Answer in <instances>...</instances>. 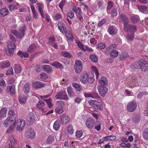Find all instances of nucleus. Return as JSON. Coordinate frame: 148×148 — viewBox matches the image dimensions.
Segmentation results:
<instances>
[{
  "instance_id": "4c0bfd02",
  "label": "nucleus",
  "mask_w": 148,
  "mask_h": 148,
  "mask_svg": "<svg viewBox=\"0 0 148 148\" xmlns=\"http://www.w3.org/2000/svg\"><path fill=\"white\" fill-rule=\"evenodd\" d=\"M119 55V53L118 51L114 50H112L110 52V56L112 58H115L117 56Z\"/></svg>"
},
{
  "instance_id": "7ed1b4c3",
  "label": "nucleus",
  "mask_w": 148,
  "mask_h": 148,
  "mask_svg": "<svg viewBox=\"0 0 148 148\" xmlns=\"http://www.w3.org/2000/svg\"><path fill=\"white\" fill-rule=\"evenodd\" d=\"M25 30V26L24 25H23L22 27L19 29V32L13 30H11V32L12 34L15 35L16 37L19 39H21L24 36V32Z\"/></svg>"
},
{
  "instance_id": "0eeeda50",
  "label": "nucleus",
  "mask_w": 148,
  "mask_h": 148,
  "mask_svg": "<svg viewBox=\"0 0 148 148\" xmlns=\"http://www.w3.org/2000/svg\"><path fill=\"white\" fill-rule=\"evenodd\" d=\"M99 94L102 96L104 97L106 95L108 90V88L103 86L99 85L97 87Z\"/></svg>"
},
{
  "instance_id": "e433bc0d",
  "label": "nucleus",
  "mask_w": 148,
  "mask_h": 148,
  "mask_svg": "<svg viewBox=\"0 0 148 148\" xmlns=\"http://www.w3.org/2000/svg\"><path fill=\"white\" fill-rule=\"evenodd\" d=\"M91 69L93 72L95 74L97 78H98L99 73L97 67L94 66H91Z\"/></svg>"
},
{
  "instance_id": "052dcab7",
  "label": "nucleus",
  "mask_w": 148,
  "mask_h": 148,
  "mask_svg": "<svg viewBox=\"0 0 148 148\" xmlns=\"http://www.w3.org/2000/svg\"><path fill=\"white\" fill-rule=\"evenodd\" d=\"M48 44L50 45H51V44L54 43L55 42V39L54 36H52L50 37L48 40Z\"/></svg>"
},
{
  "instance_id": "7c9ffc66",
  "label": "nucleus",
  "mask_w": 148,
  "mask_h": 148,
  "mask_svg": "<svg viewBox=\"0 0 148 148\" xmlns=\"http://www.w3.org/2000/svg\"><path fill=\"white\" fill-rule=\"evenodd\" d=\"M72 86L77 91H80L82 89V87L80 85L78 84L73 82L72 84Z\"/></svg>"
},
{
  "instance_id": "20e7f679",
  "label": "nucleus",
  "mask_w": 148,
  "mask_h": 148,
  "mask_svg": "<svg viewBox=\"0 0 148 148\" xmlns=\"http://www.w3.org/2000/svg\"><path fill=\"white\" fill-rule=\"evenodd\" d=\"M15 126L16 130L21 131L23 130L25 126V121L23 119H19L17 121L15 120Z\"/></svg>"
},
{
  "instance_id": "c85d7f7f",
  "label": "nucleus",
  "mask_w": 148,
  "mask_h": 148,
  "mask_svg": "<svg viewBox=\"0 0 148 148\" xmlns=\"http://www.w3.org/2000/svg\"><path fill=\"white\" fill-rule=\"evenodd\" d=\"M10 64L8 61H4L0 63V67L2 68H5L9 66Z\"/></svg>"
},
{
  "instance_id": "680f3d73",
  "label": "nucleus",
  "mask_w": 148,
  "mask_h": 148,
  "mask_svg": "<svg viewBox=\"0 0 148 148\" xmlns=\"http://www.w3.org/2000/svg\"><path fill=\"white\" fill-rule=\"evenodd\" d=\"M9 10L11 11H12L14 10L17 9L18 7L17 6L13 4H11L9 5Z\"/></svg>"
},
{
  "instance_id": "b1692460",
  "label": "nucleus",
  "mask_w": 148,
  "mask_h": 148,
  "mask_svg": "<svg viewBox=\"0 0 148 148\" xmlns=\"http://www.w3.org/2000/svg\"><path fill=\"white\" fill-rule=\"evenodd\" d=\"M15 87L14 85L8 86L7 88V91L10 92L11 95H13L15 93Z\"/></svg>"
},
{
  "instance_id": "72a5a7b5",
  "label": "nucleus",
  "mask_w": 148,
  "mask_h": 148,
  "mask_svg": "<svg viewBox=\"0 0 148 148\" xmlns=\"http://www.w3.org/2000/svg\"><path fill=\"white\" fill-rule=\"evenodd\" d=\"M60 126L59 121L56 120L54 123L53 127L54 130L56 131H58L59 129Z\"/></svg>"
},
{
  "instance_id": "4d7b16f0",
  "label": "nucleus",
  "mask_w": 148,
  "mask_h": 148,
  "mask_svg": "<svg viewBox=\"0 0 148 148\" xmlns=\"http://www.w3.org/2000/svg\"><path fill=\"white\" fill-rule=\"evenodd\" d=\"M40 77L42 80L44 81L48 78V76L45 73H42L40 74Z\"/></svg>"
},
{
  "instance_id": "1a4fd4ad",
  "label": "nucleus",
  "mask_w": 148,
  "mask_h": 148,
  "mask_svg": "<svg viewBox=\"0 0 148 148\" xmlns=\"http://www.w3.org/2000/svg\"><path fill=\"white\" fill-rule=\"evenodd\" d=\"M13 118L10 117H8L3 121V125L5 127H8L9 125L11 126L13 125H15V121L14 120L12 119Z\"/></svg>"
},
{
  "instance_id": "13d9d810",
  "label": "nucleus",
  "mask_w": 148,
  "mask_h": 148,
  "mask_svg": "<svg viewBox=\"0 0 148 148\" xmlns=\"http://www.w3.org/2000/svg\"><path fill=\"white\" fill-rule=\"evenodd\" d=\"M106 47L105 45L103 43H100L99 44L97 47V48L99 50H101L104 48Z\"/></svg>"
},
{
  "instance_id": "f8f14e48",
  "label": "nucleus",
  "mask_w": 148,
  "mask_h": 148,
  "mask_svg": "<svg viewBox=\"0 0 148 148\" xmlns=\"http://www.w3.org/2000/svg\"><path fill=\"white\" fill-rule=\"evenodd\" d=\"M84 95L86 97H91L94 99H100V101L101 100V98L100 97L97 93L95 92H93L90 94L85 93Z\"/></svg>"
},
{
  "instance_id": "338daca9",
  "label": "nucleus",
  "mask_w": 148,
  "mask_h": 148,
  "mask_svg": "<svg viewBox=\"0 0 148 148\" xmlns=\"http://www.w3.org/2000/svg\"><path fill=\"white\" fill-rule=\"evenodd\" d=\"M14 72L12 68H10L6 72V75H9L13 74Z\"/></svg>"
},
{
  "instance_id": "603ef678",
  "label": "nucleus",
  "mask_w": 148,
  "mask_h": 148,
  "mask_svg": "<svg viewBox=\"0 0 148 148\" xmlns=\"http://www.w3.org/2000/svg\"><path fill=\"white\" fill-rule=\"evenodd\" d=\"M143 136L145 139H148V128H147L144 130L143 134Z\"/></svg>"
},
{
  "instance_id": "864d4df0",
  "label": "nucleus",
  "mask_w": 148,
  "mask_h": 148,
  "mask_svg": "<svg viewBox=\"0 0 148 148\" xmlns=\"http://www.w3.org/2000/svg\"><path fill=\"white\" fill-rule=\"evenodd\" d=\"M65 33L66 34V36L68 39H73V36L71 32H66H66Z\"/></svg>"
},
{
  "instance_id": "49530a36",
  "label": "nucleus",
  "mask_w": 148,
  "mask_h": 148,
  "mask_svg": "<svg viewBox=\"0 0 148 148\" xmlns=\"http://www.w3.org/2000/svg\"><path fill=\"white\" fill-rule=\"evenodd\" d=\"M9 140L12 145H15L17 143V141L15 139L13 135H12L9 138Z\"/></svg>"
},
{
  "instance_id": "ddd939ff",
  "label": "nucleus",
  "mask_w": 148,
  "mask_h": 148,
  "mask_svg": "<svg viewBox=\"0 0 148 148\" xmlns=\"http://www.w3.org/2000/svg\"><path fill=\"white\" fill-rule=\"evenodd\" d=\"M86 126L89 128H92L94 126L95 121L92 118H89L87 119L86 122Z\"/></svg>"
},
{
  "instance_id": "09e8293b",
  "label": "nucleus",
  "mask_w": 148,
  "mask_h": 148,
  "mask_svg": "<svg viewBox=\"0 0 148 148\" xmlns=\"http://www.w3.org/2000/svg\"><path fill=\"white\" fill-rule=\"evenodd\" d=\"M51 65L56 68H61L62 67V65L58 62H55L51 64Z\"/></svg>"
},
{
  "instance_id": "412c9836",
  "label": "nucleus",
  "mask_w": 148,
  "mask_h": 148,
  "mask_svg": "<svg viewBox=\"0 0 148 148\" xmlns=\"http://www.w3.org/2000/svg\"><path fill=\"white\" fill-rule=\"evenodd\" d=\"M42 68L44 71L48 73H51L52 70L51 67L48 65L43 66L42 67Z\"/></svg>"
},
{
  "instance_id": "58836bf2",
  "label": "nucleus",
  "mask_w": 148,
  "mask_h": 148,
  "mask_svg": "<svg viewBox=\"0 0 148 148\" xmlns=\"http://www.w3.org/2000/svg\"><path fill=\"white\" fill-rule=\"evenodd\" d=\"M66 131L71 135H72L74 133V130L73 126L71 125H69L67 126Z\"/></svg>"
},
{
  "instance_id": "a18cd8bd",
  "label": "nucleus",
  "mask_w": 148,
  "mask_h": 148,
  "mask_svg": "<svg viewBox=\"0 0 148 148\" xmlns=\"http://www.w3.org/2000/svg\"><path fill=\"white\" fill-rule=\"evenodd\" d=\"M60 55L64 57L67 58H71V55L68 52L65 51H62L60 53Z\"/></svg>"
},
{
  "instance_id": "6e6552de",
  "label": "nucleus",
  "mask_w": 148,
  "mask_h": 148,
  "mask_svg": "<svg viewBox=\"0 0 148 148\" xmlns=\"http://www.w3.org/2000/svg\"><path fill=\"white\" fill-rule=\"evenodd\" d=\"M25 137L29 139L34 138L36 136L35 132L34 130L31 128L28 129L25 133Z\"/></svg>"
},
{
  "instance_id": "0e129e2a",
  "label": "nucleus",
  "mask_w": 148,
  "mask_h": 148,
  "mask_svg": "<svg viewBox=\"0 0 148 148\" xmlns=\"http://www.w3.org/2000/svg\"><path fill=\"white\" fill-rule=\"evenodd\" d=\"M73 10L77 14L78 13V14L81 15V14H82L81 9L80 8L78 7L77 8H74Z\"/></svg>"
},
{
  "instance_id": "79ce46f5",
  "label": "nucleus",
  "mask_w": 148,
  "mask_h": 148,
  "mask_svg": "<svg viewBox=\"0 0 148 148\" xmlns=\"http://www.w3.org/2000/svg\"><path fill=\"white\" fill-rule=\"evenodd\" d=\"M17 54L18 56H20L21 57H24L25 58H27L29 56V55L27 53H23L21 51H19L17 53Z\"/></svg>"
},
{
  "instance_id": "a211bd4d",
  "label": "nucleus",
  "mask_w": 148,
  "mask_h": 148,
  "mask_svg": "<svg viewBox=\"0 0 148 148\" xmlns=\"http://www.w3.org/2000/svg\"><path fill=\"white\" fill-rule=\"evenodd\" d=\"M37 6L42 17L44 18V13L45 11L43 10L44 6L42 4L40 3H37Z\"/></svg>"
},
{
  "instance_id": "de8ad7c7",
  "label": "nucleus",
  "mask_w": 148,
  "mask_h": 148,
  "mask_svg": "<svg viewBox=\"0 0 148 148\" xmlns=\"http://www.w3.org/2000/svg\"><path fill=\"white\" fill-rule=\"evenodd\" d=\"M67 90L69 95L71 97H73L74 95V93L72 90L71 87H68L67 88Z\"/></svg>"
},
{
  "instance_id": "69168bd1",
  "label": "nucleus",
  "mask_w": 148,
  "mask_h": 148,
  "mask_svg": "<svg viewBox=\"0 0 148 148\" xmlns=\"http://www.w3.org/2000/svg\"><path fill=\"white\" fill-rule=\"evenodd\" d=\"M105 22V20L104 19H103L100 21H99L98 24V27H100L102 25L104 24Z\"/></svg>"
},
{
  "instance_id": "f704fd0d",
  "label": "nucleus",
  "mask_w": 148,
  "mask_h": 148,
  "mask_svg": "<svg viewBox=\"0 0 148 148\" xmlns=\"http://www.w3.org/2000/svg\"><path fill=\"white\" fill-rule=\"evenodd\" d=\"M27 98L24 96H20L18 99L19 102L21 103H25L26 101Z\"/></svg>"
},
{
  "instance_id": "774afa93",
  "label": "nucleus",
  "mask_w": 148,
  "mask_h": 148,
  "mask_svg": "<svg viewBox=\"0 0 148 148\" xmlns=\"http://www.w3.org/2000/svg\"><path fill=\"white\" fill-rule=\"evenodd\" d=\"M65 1L64 0H62L60 3L59 6L60 8L62 10V7L65 4Z\"/></svg>"
},
{
  "instance_id": "423d86ee",
  "label": "nucleus",
  "mask_w": 148,
  "mask_h": 148,
  "mask_svg": "<svg viewBox=\"0 0 148 148\" xmlns=\"http://www.w3.org/2000/svg\"><path fill=\"white\" fill-rule=\"evenodd\" d=\"M55 97L58 99L66 100L68 99L67 95L65 91H62L58 92L56 94Z\"/></svg>"
},
{
  "instance_id": "6e6d98bb",
  "label": "nucleus",
  "mask_w": 148,
  "mask_h": 148,
  "mask_svg": "<svg viewBox=\"0 0 148 148\" xmlns=\"http://www.w3.org/2000/svg\"><path fill=\"white\" fill-rule=\"evenodd\" d=\"M111 47L112 46H109L106 48L104 52V53L108 55L110 54V52H111L112 51Z\"/></svg>"
},
{
  "instance_id": "cd10ccee",
  "label": "nucleus",
  "mask_w": 148,
  "mask_h": 148,
  "mask_svg": "<svg viewBox=\"0 0 148 148\" xmlns=\"http://www.w3.org/2000/svg\"><path fill=\"white\" fill-rule=\"evenodd\" d=\"M99 83L100 85H106L107 83V80L106 78L105 77H102L99 78Z\"/></svg>"
},
{
  "instance_id": "393cba45",
  "label": "nucleus",
  "mask_w": 148,
  "mask_h": 148,
  "mask_svg": "<svg viewBox=\"0 0 148 148\" xmlns=\"http://www.w3.org/2000/svg\"><path fill=\"white\" fill-rule=\"evenodd\" d=\"M30 85L29 84L27 83L24 86L23 88V90L25 94L29 93L30 91Z\"/></svg>"
},
{
  "instance_id": "6ab92c4d",
  "label": "nucleus",
  "mask_w": 148,
  "mask_h": 148,
  "mask_svg": "<svg viewBox=\"0 0 148 148\" xmlns=\"http://www.w3.org/2000/svg\"><path fill=\"white\" fill-rule=\"evenodd\" d=\"M88 75L86 73L82 74L80 77V81L83 84L86 83L88 81Z\"/></svg>"
},
{
  "instance_id": "2eb2a0df",
  "label": "nucleus",
  "mask_w": 148,
  "mask_h": 148,
  "mask_svg": "<svg viewBox=\"0 0 148 148\" xmlns=\"http://www.w3.org/2000/svg\"><path fill=\"white\" fill-rule=\"evenodd\" d=\"M7 47L10 55H12L14 52V49L15 48V44L12 42L9 41L8 42Z\"/></svg>"
},
{
  "instance_id": "f3484780",
  "label": "nucleus",
  "mask_w": 148,
  "mask_h": 148,
  "mask_svg": "<svg viewBox=\"0 0 148 148\" xmlns=\"http://www.w3.org/2000/svg\"><path fill=\"white\" fill-rule=\"evenodd\" d=\"M45 84L40 82L36 81L34 82L32 84L33 87L35 89H38L43 87L44 86Z\"/></svg>"
},
{
  "instance_id": "3c124183",
  "label": "nucleus",
  "mask_w": 148,
  "mask_h": 148,
  "mask_svg": "<svg viewBox=\"0 0 148 148\" xmlns=\"http://www.w3.org/2000/svg\"><path fill=\"white\" fill-rule=\"evenodd\" d=\"M138 7L140 11L143 13L147 9V7L145 6H139Z\"/></svg>"
},
{
  "instance_id": "2f4dec72",
  "label": "nucleus",
  "mask_w": 148,
  "mask_h": 148,
  "mask_svg": "<svg viewBox=\"0 0 148 148\" xmlns=\"http://www.w3.org/2000/svg\"><path fill=\"white\" fill-rule=\"evenodd\" d=\"M31 8L34 17L36 18H37L38 17V14L37 11L35 10L34 5H31Z\"/></svg>"
},
{
  "instance_id": "aec40b11",
  "label": "nucleus",
  "mask_w": 148,
  "mask_h": 148,
  "mask_svg": "<svg viewBox=\"0 0 148 148\" xmlns=\"http://www.w3.org/2000/svg\"><path fill=\"white\" fill-rule=\"evenodd\" d=\"M35 114L32 113H30L27 117V120L28 122L31 124L33 123L35 121Z\"/></svg>"
},
{
  "instance_id": "c03bdc74",
  "label": "nucleus",
  "mask_w": 148,
  "mask_h": 148,
  "mask_svg": "<svg viewBox=\"0 0 148 148\" xmlns=\"http://www.w3.org/2000/svg\"><path fill=\"white\" fill-rule=\"evenodd\" d=\"M90 58L91 61L95 63H96L97 61V57L94 54H92L90 56Z\"/></svg>"
},
{
  "instance_id": "473e14b6",
  "label": "nucleus",
  "mask_w": 148,
  "mask_h": 148,
  "mask_svg": "<svg viewBox=\"0 0 148 148\" xmlns=\"http://www.w3.org/2000/svg\"><path fill=\"white\" fill-rule=\"evenodd\" d=\"M75 43L77 44L78 47L83 51H84L86 50L85 48L86 45H84L80 41H76L75 42Z\"/></svg>"
},
{
  "instance_id": "4468645a",
  "label": "nucleus",
  "mask_w": 148,
  "mask_h": 148,
  "mask_svg": "<svg viewBox=\"0 0 148 148\" xmlns=\"http://www.w3.org/2000/svg\"><path fill=\"white\" fill-rule=\"evenodd\" d=\"M58 28L62 33H65L66 31V27L63 23L62 21H59L58 24Z\"/></svg>"
},
{
  "instance_id": "4be33fe9",
  "label": "nucleus",
  "mask_w": 148,
  "mask_h": 148,
  "mask_svg": "<svg viewBox=\"0 0 148 148\" xmlns=\"http://www.w3.org/2000/svg\"><path fill=\"white\" fill-rule=\"evenodd\" d=\"M108 31L110 34H115L117 32L116 28L113 26H110L108 28Z\"/></svg>"
},
{
  "instance_id": "ea45409f",
  "label": "nucleus",
  "mask_w": 148,
  "mask_h": 148,
  "mask_svg": "<svg viewBox=\"0 0 148 148\" xmlns=\"http://www.w3.org/2000/svg\"><path fill=\"white\" fill-rule=\"evenodd\" d=\"M54 140V137L52 136H49L46 140V143L48 144L52 143Z\"/></svg>"
},
{
  "instance_id": "9b49d317",
  "label": "nucleus",
  "mask_w": 148,
  "mask_h": 148,
  "mask_svg": "<svg viewBox=\"0 0 148 148\" xmlns=\"http://www.w3.org/2000/svg\"><path fill=\"white\" fill-rule=\"evenodd\" d=\"M61 122L63 124L67 123L70 120V117L68 115L63 114L60 116Z\"/></svg>"
},
{
  "instance_id": "bb28decb",
  "label": "nucleus",
  "mask_w": 148,
  "mask_h": 148,
  "mask_svg": "<svg viewBox=\"0 0 148 148\" xmlns=\"http://www.w3.org/2000/svg\"><path fill=\"white\" fill-rule=\"evenodd\" d=\"M130 19L132 22L135 23H137L139 21V18L138 15L132 14L131 15Z\"/></svg>"
},
{
  "instance_id": "a878e982",
  "label": "nucleus",
  "mask_w": 148,
  "mask_h": 148,
  "mask_svg": "<svg viewBox=\"0 0 148 148\" xmlns=\"http://www.w3.org/2000/svg\"><path fill=\"white\" fill-rule=\"evenodd\" d=\"M9 13L8 10L6 8H2L0 10V16H5Z\"/></svg>"
},
{
  "instance_id": "c9c22d12",
  "label": "nucleus",
  "mask_w": 148,
  "mask_h": 148,
  "mask_svg": "<svg viewBox=\"0 0 148 148\" xmlns=\"http://www.w3.org/2000/svg\"><path fill=\"white\" fill-rule=\"evenodd\" d=\"M15 72L16 73L18 74L21 73V69L19 65H15L14 68Z\"/></svg>"
},
{
  "instance_id": "8fccbe9b",
  "label": "nucleus",
  "mask_w": 148,
  "mask_h": 148,
  "mask_svg": "<svg viewBox=\"0 0 148 148\" xmlns=\"http://www.w3.org/2000/svg\"><path fill=\"white\" fill-rule=\"evenodd\" d=\"M36 48V47L34 45H31L28 48L27 51L28 52L31 53L34 51Z\"/></svg>"
},
{
  "instance_id": "37998d69",
  "label": "nucleus",
  "mask_w": 148,
  "mask_h": 148,
  "mask_svg": "<svg viewBox=\"0 0 148 148\" xmlns=\"http://www.w3.org/2000/svg\"><path fill=\"white\" fill-rule=\"evenodd\" d=\"M45 105V102L42 101H39L36 104V107L38 108H41L43 107Z\"/></svg>"
},
{
  "instance_id": "dca6fc26",
  "label": "nucleus",
  "mask_w": 148,
  "mask_h": 148,
  "mask_svg": "<svg viewBox=\"0 0 148 148\" xmlns=\"http://www.w3.org/2000/svg\"><path fill=\"white\" fill-rule=\"evenodd\" d=\"M140 69L143 71H145L148 70V63L145 60H142L140 63Z\"/></svg>"
},
{
  "instance_id": "c756f323",
  "label": "nucleus",
  "mask_w": 148,
  "mask_h": 148,
  "mask_svg": "<svg viewBox=\"0 0 148 148\" xmlns=\"http://www.w3.org/2000/svg\"><path fill=\"white\" fill-rule=\"evenodd\" d=\"M8 114L11 116V117H12L13 118V119L14 120V121L16 119L17 116V114L15 113L14 111L13 110H10L8 111Z\"/></svg>"
},
{
  "instance_id": "5fc2aeb1",
  "label": "nucleus",
  "mask_w": 148,
  "mask_h": 148,
  "mask_svg": "<svg viewBox=\"0 0 148 148\" xmlns=\"http://www.w3.org/2000/svg\"><path fill=\"white\" fill-rule=\"evenodd\" d=\"M55 112L58 114L62 113L63 111L62 108L61 107H56L55 110Z\"/></svg>"
},
{
  "instance_id": "e2e57ef3",
  "label": "nucleus",
  "mask_w": 148,
  "mask_h": 148,
  "mask_svg": "<svg viewBox=\"0 0 148 148\" xmlns=\"http://www.w3.org/2000/svg\"><path fill=\"white\" fill-rule=\"evenodd\" d=\"M15 125H13L10 126V127L7 130V132L8 133H10L12 132L14 129Z\"/></svg>"
},
{
  "instance_id": "9d476101",
  "label": "nucleus",
  "mask_w": 148,
  "mask_h": 148,
  "mask_svg": "<svg viewBox=\"0 0 148 148\" xmlns=\"http://www.w3.org/2000/svg\"><path fill=\"white\" fill-rule=\"evenodd\" d=\"M137 106L136 103L135 102L131 101L127 104V110L129 112H133L136 109Z\"/></svg>"
},
{
  "instance_id": "a19ab883",
  "label": "nucleus",
  "mask_w": 148,
  "mask_h": 148,
  "mask_svg": "<svg viewBox=\"0 0 148 148\" xmlns=\"http://www.w3.org/2000/svg\"><path fill=\"white\" fill-rule=\"evenodd\" d=\"M129 57L128 54L126 53H123L119 56V59L121 60L125 59Z\"/></svg>"
},
{
  "instance_id": "bf43d9fd",
  "label": "nucleus",
  "mask_w": 148,
  "mask_h": 148,
  "mask_svg": "<svg viewBox=\"0 0 148 148\" xmlns=\"http://www.w3.org/2000/svg\"><path fill=\"white\" fill-rule=\"evenodd\" d=\"M82 134L83 132L81 130H78L76 132L75 136L77 138H80L82 136Z\"/></svg>"
},
{
  "instance_id": "5701e85b",
  "label": "nucleus",
  "mask_w": 148,
  "mask_h": 148,
  "mask_svg": "<svg viewBox=\"0 0 148 148\" xmlns=\"http://www.w3.org/2000/svg\"><path fill=\"white\" fill-rule=\"evenodd\" d=\"M7 109L6 108H3L0 110V118H2L6 116Z\"/></svg>"
},
{
  "instance_id": "39448f33",
  "label": "nucleus",
  "mask_w": 148,
  "mask_h": 148,
  "mask_svg": "<svg viewBox=\"0 0 148 148\" xmlns=\"http://www.w3.org/2000/svg\"><path fill=\"white\" fill-rule=\"evenodd\" d=\"M74 71L76 73H80L82 69V62L80 60L76 61L74 65Z\"/></svg>"
},
{
  "instance_id": "f257e3e1",
  "label": "nucleus",
  "mask_w": 148,
  "mask_h": 148,
  "mask_svg": "<svg viewBox=\"0 0 148 148\" xmlns=\"http://www.w3.org/2000/svg\"><path fill=\"white\" fill-rule=\"evenodd\" d=\"M121 20L124 22V29L127 32V36L128 40H132L134 38V34L136 30L134 26L128 24V20L126 16L122 14L120 16Z\"/></svg>"
},
{
  "instance_id": "f03ea898",
  "label": "nucleus",
  "mask_w": 148,
  "mask_h": 148,
  "mask_svg": "<svg viewBox=\"0 0 148 148\" xmlns=\"http://www.w3.org/2000/svg\"><path fill=\"white\" fill-rule=\"evenodd\" d=\"M98 100H90L88 101V103L89 105L94 108L95 109L97 110H102L103 108V105L102 103V100L101 99V100L100 99Z\"/></svg>"
}]
</instances>
